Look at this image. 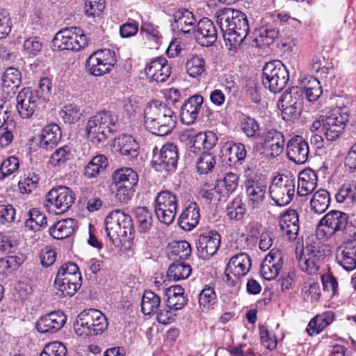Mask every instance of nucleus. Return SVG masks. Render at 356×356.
<instances>
[{"mask_svg": "<svg viewBox=\"0 0 356 356\" xmlns=\"http://www.w3.org/2000/svg\"><path fill=\"white\" fill-rule=\"evenodd\" d=\"M216 18L225 45L229 50L236 51L249 32L247 16L240 10L224 8L216 11Z\"/></svg>", "mask_w": 356, "mask_h": 356, "instance_id": "f257e3e1", "label": "nucleus"}, {"mask_svg": "<svg viewBox=\"0 0 356 356\" xmlns=\"http://www.w3.org/2000/svg\"><path fill=\"white\" fill-rule=\"evenodd\" d=\"M145 128L152 134L163 136L172 132L177 122L174 111L166 104L151 102L144 111Z\"/></svg>", "mask_w": 356, "mask_h": 356, "instance_id": "f03ea898", "label": "nucleus"}, {"mask_svg": "<svg viewBox=\"0 0 356 356\" xmlns=\"http://www.w3.org/2000/svg\"><path fill=\"white\" fill-rule=\"evenodd\" d=\"M105 315L96 309H85L76 317L74 323L75 332L88 337L102 334L108 327Z\"/></svg>", "mask_w": 356, "mask_h": 356, "instance_id": "7ed1b4c3", "label": "nucleus"}, {"mask_svg": "<svg viewBox=\"0 0 356 356\" xmlns=\"http://www.w3.org/2000/svg\"><path fill=\"white\" fill-rule=\"evenodd\" d=\"M348 222L349 217L346 213L332 210L319 221L316 232L318 236L328 239L336 235L347 234L350 227Z\"/></svg>", "mask_w": 356, "mask_h": 356, "instance_id": "20e7f679", "label": "nucleus"}, {"mask_svg": "<svg viewBox=\"0 0 356 356\" xmlns=\"http://www.w3.org/2000/svg\"><path fill=\"white\" fill-rule=\"evenodd\" d=\"M289 79V70L280 60L268 62L263 67V85L273 93L282 90Z\"/></svg>", "mask_w": 356, "mask_h": 356, "instance_id": "39448f33", "label": "nucleus"}, {"mask_svg": "<svg viewBox=\"0 0 356 356\" xmlns=\"http://www.w3.org/2000/svg\"><path fill=\"white\" fill-rule=\"evenodd\" d=\"M88 45V38L83 31L76 26L58 31L52 40V46L58 50L80 51Z\"/></svg>", "mask_w": 356, "mask_h": 356, "instance_id": "423d86ee", "label": "nucleus"}, {"mask_svg": "<svg viewBox=\"0 0 356 356\" xmlns=\"http://www.w3.org/2000/svg\"><path fill=\"white\" fill-rule=\"evenodd\" d=\"M272 200L279 207L289 204L295 194L296 180L286 175H278L274 177L269 188Z\"/></svg>", "mask_w": 356, "mask_h": 356, "instance_id": "0eeeda50", "label": "nucleus"}, {"mask_svg": "<svg viewBox=\"0 0 356 356\" xmlns=\"http://www.w3.org/2000/svg\"><path fill=\"white\" fill-rule=\"evenodd\" d=\"M111 114L102 111L91 117L86 126L88 139L94 144L104 142L111 133Z\"/></svg>", "mask_w": 356, "mask_h": 356, "instance_id": "6e6552de", "label": "nucleus"}, {"mask_svg": "<svg viewBox=\"0 0 356 356\" xmlns=\"http://www.w3.org/2000/svg\"><path fill=\"white\" fill-rule=\"evenodd\" d=\"M154 209L159 220L165 225H170L173 222L177 212L176 196L168 191L159 193L155 200Z\"/></svg>", "mask_w": 356, "mask_h": 356, "instance_id": "1a4fd4ad", "label": "nucleus"}, {"mask_svg": "<svg viewBox=\"0 0 356 356\" xmlns=\"http://www.w3.org/2000/svg\"><path fill=\"white\" fill-rule=\"evenodd\" d=\"M248 205L252 209L260 208L268 190L266 178L261 175L249 176L245 182Z\"/></svg>", "mask_w": 356, "mask_h": 356, "instance_id": "9d476101", "label": "nucleus"}, {"mask_svg": "<svg viewBox=\"0 0 356 356\" xmlns=\"http://www.w3.org/2000/svg\"><path fill=\"white\" fill-rule=\"evenodd\" d=\"M178 159V149L173 143H166L160 149L157 147L154 149L152 163L157 170H174Z\"/></svg>", "mask_w": 356, "mask_h": 356, "instance_id": "9b49d317", "label": "nucleus"}, {"mask_svg": "<svg viewBox=\"0 0 356 356\" xmlns=\"http://www.w3.org/2000/svg\"><path fill=\"white\" fill-rule=\"evenodd\" d=\"M251 267L250 256L245 252L233 256L228 262L225 273L231 286L236 284L241 277L245 275Z\"/></svg>", "mask_w": 356, "mask_h": 356, "instance_id": "f8f14e48", "label": "nucleus"}, {"mask_svg": "<svg viewBox=\"0 0 356 356\" xmlns=\"http://www.w3.org/2000/svg\"><path fill=\"white\" fill-rule=\"evenodd\" d=\"M221 242V236L215 230L201 233L196 240L197 254L200 259H209L218 251Z\"/></svg>", "mask_w": 356, "mask_h": 356, "instance_id": "ddd939ff", "label": "nucleus"}, {"mask_svg": "<svg viewBox=\"0 0 356 356\" xmlns=\"http://www.w3.org/2000/svg\"><path fill=\"white\" fill-rule=\"evenodd\" d=\"M133 225L131 217L120 210L113 211V230L117 234L115 238H113V244L115 248L124 246L128 242L127 234L131 235Z\"/></svg>", "mask_w": 356, "mask_h": 356, "instance_id": "4468645a", "label": "nucleus"}, {"mask_svg": "<svg viewBox=\"0 0 356 356\" xmlns=\"http://www.w3.org/2000/svg\"><path fill=\"white\" fill-rule=\"evenodd\" d=\"M47 201L56 209V213L67 211L74 202L75 196L72 191L66 186H59L52 188L46 196Z\"/></svg>", "mask_w": 356, "mask_h": 356, "instance_id": "2eb2a0df", "label": "nucleus"}, {"mask_svg": "<svg viewBox=\"0 0 356 356\" xmlns=\"http://www.w3.org/2000/svg\"><path fill=\"white\" fill-rule=\"evenodd\" d=\"M111 52L108 49H100L92 53L87 59L86 68L94 76H102L110 71Z\"/></svg>", "mask_w": 356, "mask_h": 356, "instance_id": "dca6fc26", "label": "nucleus"}, {"mask_svg": "<svg viewBox=\"0 0 356 356\" xmlns=\"http://www.w3.org/2000/svg\"><path fill=\"white\" fill-rule=\"evenodd\" d=\"M336 259L340 266L347 271L356 268V238L345 240L337 249Z\"/></svg>", "mask_w": 356, "mask_h": 356, "instance_id": "f3484780", "label": "nucleus"}, {"mask_svg": "<svg viewBox=\"0 0 356 356\" xmlns=\"http://www.w3.org/2000/svg\"><path fill=\"white\" fill-rule=\"evenodd\" d=\"M289 159L296 164H304L309 156V144L302 136L296 135L286 145Z\"/></svg>", "mask_w": 356, "mask_h": 356, "instance_id": "a211bd4d", "label": "nucleus"}, {"mask_svg": "<svg viewBox=\"0 0 356 356\" xmlns=\"http://www.w3.org/2000/svg\"><path fill=\"white\" fill-rule=\"evenodd\" d=\"M139 145L132 136L122 134L113 140V150L129 160L136 159L139 154Z\"/></svg>", "mask_w": 356, "mask_h": 356, "instance_id": "6ab92c4d", "label": "nucleus"}, {"mask_svg": "<svg viewBox=\"0 0 356 356\" xmlns=\"http://www.w3.org/2000/svg\"><path fill=\"white\" fill-rule=\"evenodd\" d=\"M260 139L267 154L273 158L280 155L284 149V137L283 134L276 129H270L263 133Z\"/></svg>", "mask_w": 356, "mask_h": 356, "instance_id": "aec40b11", "label": "nucleus"}, {"mask_svg": "<svg viewBox=\"0 0 356 356\" xmlns=\"http://www.w3.org/2000/svg\"><path fill=\"white\" fill-rule=\"evenodd\" d=\"M193 33L197 42L204 47L213 45L217 39V30L213 22L206 17L197 22Z\"/></svg>", "mask_w": 356, "mask_h": 356, "instance_id": "412c9836", "label": "nucleus"}, {"mask_svg": "<svg viewBox=\"0 0 356 356\" xmlns=\"http://www.w3.org/2000/svg\"><path fill=\"white\" fill-rule=\"evenodd\" d=\"M42 104L30 88H24L17 96V110L22 118H29L33 115L35 108Z\"/></svg>", "mask_w": 356, "mask_h": 356, "instance_id": "4be33fe9", "label": "nucleus"}, {"mask_svg": "<svg viewBox=\"0 0 356 356\" xmlns=\"http://www.w3.org/2000/svg\"><path fill=\"white\" fill-rule=\"evenodd\" d=\"M67 317L61 311H54L42 316L36 323V329L40 333H54L65 324Z\"/></svg>", "mask_w": 356, "mask_h": 356, "instance_id": "5701e85b", "label": "nucleus"}, {"mask_svg": "<svg viewBox=\"0 0 356 356\" xmlns=\"http://www.w3.org/2000/svg\"><path fill=\"white\" fill-rule=\"evenodd\" d=\"M321 257V252L315 246H305L298 261L300 269L310 275L317 273L320 267Z\"/></svg>", "mask_w": 356, "mask_h": 356, "instance_id": "b1692460", "label": "nucleus"}, {"mask_svg": "<svg viewBox=\"0 0 356 356\" xmlns=\"http://www.w3.org/2000/svg\"><path fill=\"white\" fill-rule=\"evenodd\" d=\"M220 152L222 162L230 167L241 164L247 155L245 147L241 143H226Z\"/></svg>", "mask_w": 356, "mask_h": 356, "instance_id": "393cba45", "label": "nucleus"}, {"mask_svg": "<svg viewBox=\"0 0 356 356\" xmlns=\"http://www.w3.org/2000/svg\"><path fill=\"white\" fill-rule=\"evenodd\" d=\"M203 102L204 99L200 95H195L187 99L181 107V122L186 125L193 124L199 115Z\"/></svg>", "mask_w": 356, "mask_h": 356, "instance_id": "a878e982", "label": "nucleus"}, {"mask_svg": "<svg viewBox=\"0 0 356 356\" xmlns=\"http://www.w3.org/2000/svg\"><path fill=\"white\" fill-rule=\"evenodd\" d=\"M171 67L163 58H157L152 60L145 67L146 76L151 81L165 82L170 75Z\"/></svg>", "mask_w": 356, "mask_h": 356, "instance_id": "bb28decb", "label": "nucleus"}, {"mask_svg": "<svg viewBox=\"0 0 356 356\" xmlns=\"http://www.w3.org/2000/svg\"><path fill=\"white\" fill-rule=\"evenodd\" d=\"M61 131L56 124H50L45 126L39 135L37 144L46 150L54 148L60 140Z\"/></svg>", "mask_w": 356, "mask_h": 356, "instance_id": "cd10ccee", "label": "nucleus"}, {"mask_svg": "<svg viewBox=\"0 0 356 356\" xmlns=\"http://www.w3.org/2000/svg\"><path fill=\"white\" fill-rule=\"evenodd\" d=\"M280 229L290 241L297 238L299 232L298 214L296 210L289 209L280 219Z\"/></svg>", "mask_w": 356, "mask_h": 356, "instance_id": "c85d7f7f", "label": "nucleus"}, {"mask_svg": "<svg viewBox=\"0 0 356 356\" xmlns=\"http://www.w3.org/2000/svg\"><path fill=\"white\" fill-rule=\"evenodd\" d=\"M173 23L172 26L177 31L183 33H190L196 27V19L192 12L181 8L176 10L173 14Z\"/></svg>", "mask_w": 356, "mask_h": 356, "instance_id": "c756f323", "label": "nucleus"}, {"mask_svg": "<svg viewBox=\"0 0 356 356\" xmlns=\"http://www.w3.org/2000/svg\"><path fill=\"white\" fill-rule=\"evenodd\" d=\"M200 218V209L196 202H191L181 212L178 223L179 227L185 231H191L199 222Z\"/></svg>", "mask_w": 356, "mask_h": 356, "instance_id": "7c9ffc66", "label": "nucleus"}, {"mask_svg": "<svg viewBox=\"0 0 356 356\" xmlns=\"http://www.w3.org/2000/svg\"><path fill=\"white\" fill-rule=\"evenodd\" d=\"M82 284V277L79 278L60 279L56 278L54 281L56 294L60 297L72 296L80 289Z\"/></svg>", "mask_w": 356, "mask_h": 356, "instance_id": "2f4dec72", "label": "nucleus"}, {"mask_svg": "<svg viewBox=\"0 0 356 356\" xmlns=\"http://www.w3.org/2000/svg\"><path fill=\"white\" fill-rule=\"evenodd\" d=\"M317 176L311 169L302 171L299 175L297 193L299 196L312 193L316 187Z\"/></svg>", "mask_w": 356, "mask_h": 356, "instance_id": "473e14b6", "label": "nucleus"}, {"mask_svg": "<svg viewBox=\"0 0 356 356\" xmlns=\"http://www.w3.org/2000/svg\"><path fill=\"white\" fill-rule=\"evenodd\" d=\"M76 227V221L72 218H67L56 222L50 227L49 232L54 238L62 240L72 235Z\"/></svg>", "mask_w": 356, "mask_h": 356, "instance_id": "72a5a7b5", "label": "nucleus"}, {"mask_svg": "<svg viewBox=\"0 0 356 356\" xmlns=\"http://www.w3.org/2000/svg\"><path fill=\"white\" fill-rule=\"evenodd\" d=\"M238 181L239 177L236 174L232 172L226 173L222 179L216 181L214 191L220 196L229 195L236 190Z\"/></svg>", "mask_w": 356, "mask_h": 356, "instance_id": "f704fd0d", "label": "nucleus"}, {"mask_svg": "<svg viewBox=\"0 0 356 356\" xmlns=\"http://www.w3.org/2000/svg\"><path fill=\"white\" fill-rule=\"evenodd\" d=\"M168 255L174 261H184L191 254V247L186 241H175L169 244Z\"/></svg>", "mask_w": 356, "mask_h": 356, "instance_id": "c9c22d12", "label": "nucleus"}, {"mask_svg": "<svg viewBox=\"0 0 356 356\" xmlns=\"http://www.w3.org/2000/svg\"><path fill=\"white\" fill-rule=\"evenodd\" d=\"M138 229L140 233H146L152 226V213L145 207H138L133 211Z\"/></svg>", "mask_w": 356, "mask_h": 356, "instance_id": "e433bc0d", "label": "nucleus"}, {"mask_svg": "<svg viewBox=\"0 0 356 356\" xmlns=\"http://www.w3.org/2000/svg\"><path fill=\"white\" fill-rule=\"evenodd\" d=\"M303 91L298 87H292L287 89L281 96L278 106H302Z\"/></svg>", "mask_w": 356, "mask_h": 356, "instance_id": "4c0bfd02", "label": "nucleus"}, {"mask_svg": "<svg viewBox=\"0 0 356 356\" xmlns=\"http://www.w3.org/2000/svg\"><path fill=\"white\" fill-rule=\"evenodd\" d=\"M108 165V161L106 156L103 154L97 155L85 167L84 175L87 178L96 177L104 172Z\"/></svg>", "mask_w": 356, "mask_h": 356, "instance_id": "58836bf2", "label": "nucleus"}, {"mask_svg": "<svg viewBox=\"0 0 356 356\" xmlns=\"http://www.w3.org/2000/svg\"><path fill=\"white\" fill-rule=\"evenodd\" d=\"M21 83V74L19 71L15 67H10L6 70L2 76L3 90L9 93L15 92Z\"/></svg>", "mask_w": 356, "mask_h": 356, "instance_id": "ea45409f", "label": "nucleus"}, {"mask_svg": "<svg viewBox=\"0 0 356 356\" xmlns=\"http://www.w3.org/2000/svg\"><path fill=\"white\" fill-rule=\"evenodd\" d=\"M137 173L130 168H122L113 173V184L120 185H137Z\"/></svg>", "mask_w": 356, "mask_h": 356, "instance_id": "a19ab883", "label": "nucleus"}, {"mask_svg": "<svg viewBox=\"0 0 356 356\" xmlns=\"http://www.w3.org/2000/svg\"><path fill=\"white\" fill-rule=\"evenodd\" d=\"M330 203V196L327 191L320 189L312 196L310 200L311 209L316 213H323L328 208Z\"/></svg>", "mask_w": 356, "mask_h": 356, "instance_id": "79ce46f5", "label": "nucleus"}, {"mask_svg": "<svg viewBox=\"0 0 356 356\" xmlns=\"http://www.w3.org/2000/svg\"><path fill=\"white\" fill-rule=\"evenodd\" d=\"M192 271L191 266L184 261H175L168 268L167 275L170 280L179 281L188 278Z\"/></svg>", "mask_w": 356, "mask_h": 356, "instance_id": "37998d69", "label": "nucleus"}, {"mask_svg": "<svg viewBox=\"0 0 356 356\" xmlns=\"http://www.w3.org/2000/svg\"><path fill=\"white\" fill-rule=\"evenodd\" d=\"M161 303L160 297L152 291H145L142 298L141 311L145 315H151L158 312Z\"/></svg>", "mask_w": 356, "mask_h": 356, "instance_id": "c03bdc74", "label": "nucleus"}, {"mask_svg": "<svg viewBox=\"0 0 356 356\" xmlns=\"http://www.w3.org/2000/svg\"><path fill=\"white\" fill-rule=\"evenodd\" d=\"M335 198L339 203L350 201L356 204V180H351L341 185L335 195Z\"/></svg>", "mask_w": 356, "mask_h": 356, "instance_id": "a18cd8bd", "label": "nucleus"}, {"mask_svg": "<svg viewBox=\"0 0 356 356\" xmlns=\"http://www.w3.org/2000/svg\"><path fill=\"white\" fill-rule=\"evenodd\" d=\"M29 218L25 221V226L30 230L36 232L47 226V217L38 209L33 208L28 212Z\"/></svg>", "mask_w": 356, "mask_h": 356, "instance_id": "49530a36", "label": "nucleus"}, {"mask_svg": "<svg viewBox=\"0 0 356 356\" xmlns=\"http://www.w3.org/2000/svg\"><path fill=\"white\" fill-rule=\"evenodd\" d=\"M23 261L24 258L22 255L21 257L8 256L0 259V275L2 277L10 275Z\"/></svg>", "mask_w": 356, "mask_h": 356, "instance_id": "de8ad7c7", "label": "nucleus"}, {"mask_svg": "<svg viewBox=\"0 0 356 356\" xmlns=\"http://www.w3.org/2000/svg\"><path fill=\"white\" fill-rule=\"evenodd\" d=\"M38 175L32 170H27L21 177L18 185L22 193H30L38 187L39 181Z\"/></svg>", "mask_w": 356, "mask_h": 356, "instance_id": "09e8293b", "label": "nucleus"}, {"mask_svg": "<svg viewBox=\"0 0 356 356\" xmlns=\"http://www.w3.org/2000/svg\"><path fill=\"white\" fill-rule=\"evenodd\" d=\"M349 109L346 106L336 107L331 111L325 120L328 122L337 124L338 126L341 124L343 128H345L349 120Z\"/></svg>", "mask_w": 356, "mask_h": 356, "instance_id": "8fccbe9b", "label": "nucleus"}, {"mask_svg": "<svg viewBox=\"0 0 356 356\" xmlns=\"http://www.w3.org/2000/svg\"><path fill=\"white\" fill-rule=\"evenodd\" d=\"M241 129L247 137L258 139L261 136L258 122L250 116H245L241 122Z\"/></svg>", "mask_w": 356, "mask_h": 356, "instance_id": "3c124183", "label": "nucleus"}, {"mask_svg": "<svg viewBox=\"0 0 356 356\" xmlns=\"http://www.w3.org/2000/svg\"><path fill=\"white\" fill-rule=\"evenodd\" d=\"M186 70L191 77L201 75L205 70L204 58L198 56H192L186 63Z\"/></svg>", "mask_w": 356, "mask_h": 356, "instance_id": "603ef678", "label": "nucleus"}, {"mask_svg": "<svg viewBox=\"0 0 356 356\" xmlns=\"http://www.w3.org/2000/svg\"><path fill=\"white\" fill-rule=\"evenodd\" d=\"M214 155L210 152H204L197 161V170L200 174H208L211 172L216 165Z\"/></svg>", "mask_w": 356, "mask_h": 356, "instance_id": "864d4df0", "label": "nucleus"}, {"mask_svg": "<svg viewBox=\"0 0 356 356\" xmlns=\"http://www.w3.org/2000/svg\"><path fill=\"white\" fill-rule=\"evenodd\" d=\"M72 157L70 147L65 145L57 149L51 156L49 163L53 166H60L64 165Z\"/></svg>", "mask_w": 356, "mask_h": 356, "instance_id": "5fc2aeb1", "label": "nucleus"}, {"mask_svg": "<svg viewBox=\"0 0 356 356\" xmlns=\"http://www.w3.org/2000/svg\"><path fill=\"white\" fill-rule=\"evenodd\" d=\"M302 89L303 94L309 102L317 100L322 94V89L319 81L312 76L308 81L307 85Z\"/></svg>", "mask_w": 356, "mask_h": 356, "instance_id": "6e6d98bb", "label": "nucleus"}, {"mask_svg": "<svg viewBox=\"0 0 356 356\" xmlns=\"http://www.w3.org/2000/svg\"><path fill=\"white\" fill-rule=\"evenodd\" d=\"M245 212V205L240 197L235 198L227 207V216L230 220H241L244 216Z\"/></svg>", "mask_w": 356, "mask_h": 356, "instance_id": "4d7b16f0", "label": "nucleus"}, {"mask_svg": "<svg viewBox=\"0 0 356 356\" xmlns=\"http://www.w3.org/2000/svg\"><path fill=\"white\" fill-rule=\"evenodd\" d=\"M279 35V29L269 24L261 26L259 30L260 41L265 45H270L273 43Z\"/></svg>", "mask_w": 356, "mask_h": 356, "instance_id": "13d9d810", "label": "nucleus"}, {"mask_svg": "<svg viewBox=\"0 0 356 356\" xmlns=\"http://www.w3.org/2000/svg\"><path fill=\"white\" fill-rule=\"evenodd\" d=\"M81 275L78 266L73 262L63 264L58 269L56 278L73 279Z\"/></svg>", "mask_w": 356, "mask_h": 356, "instance_id": "bf43d9fd", "label": "nucleus"}, {"mask_svg": "<svg viewBox=\"0 0 356 356\" xmlns=\"http://www.w3.org/2000/svg\"><path fill=\"white\" fill-rule=\"evenodd\" d=\"M51 91V82L49 79L44 77L40 79L38 88L33 92V95L42 103H44L49 100Z\"/></svg>", "mask_w": 356, "mask_h": 356, "instance_id": "052dcab7", "label": "nucleus"}, {"mask_svg": "<svg viewBox=\"0 0 356 356\" xmlns=\"http://www.w3.org/2000/svg\"><path fill=\"white\" fill-rule=\"evenodd\" d=\"M19 166V162L16 156H9L5 159L0 166V179L5 177L14 173Z\"/></svg>", "mask_w": 356, "mask_h": 356, "instance_id": "680f3d73", "label": "nucleus"}, {"mask_svg": "<svg viewBox=\"0 0 356 356\" xmlns=\"http://www.w3.org/2000/svg\"><path fill=\"white\" fill-rule=\"evenodd\" d=\"M343 130L344 128L341 124L338 126L337 124L328 122L325 120L323 122V132L325 138L329 141H333L338 138Z\"/></svg>", "mask_w": 356, "mask_h": 356, "instance_id": "e2e57ef3", "label": "nucleus"}, {"mask_svg": "<svg viewBox=\"0 0 356 356\" xmlns=\"http://www.w3.org/2000/svg\"><path fill=\"white\" fill-rule=\"evenodd\" d=\"M67 349L65 345L59 341H53L47 344L40 356H66Z\"/></svg>", "mask_w": 356, "mask_h": 356, "instance_id": "0e129e2a", "label": "nucleus"}, {"mask_svg": "<svg viewBox=\"0 0 356 356\" xmlns=\"http://www.w3.org/2000/svg\"><path fill=\"white\" fill-rule=\"evenodd\" d=\"M216 300V293L214 289L210 286L204 288L199 294V305L204 309H209L215 304Z\"/></svg>", "mask_w": 356, "mask_h": 356, "instance_id": "69168bd1", "label": "nucleus"}, {"mask_svg": "<svg viewBox=\"0 0 356 356\" xmlns=\"http://www.w3.org/2000/svg\"><path fill=\"white\" fill-rule=\"evenodd\" d=\"M105 0H85V12L88 16H98L104 10Z\"/></svg>", "mask_w": 356, "mask_h": 356, "instance_id": "338daca9", "label": "nucleus"}, {"mask_svg": "<svg viewBox=\"0 0 356 356\" xmlns=\"http://www.w3.org/2000/svg\"><path fill=\"white\" fill-rule=\"evenodd\" d=\"M63 113V120L65 122H68L70 124L77 122L82 115L80 108L73 104L65 105Z\"/></svg>", "mask_w": 356, "mask_h": 356, "instance_id": "774afa93", "label": "nucleus"}]
</instances>
